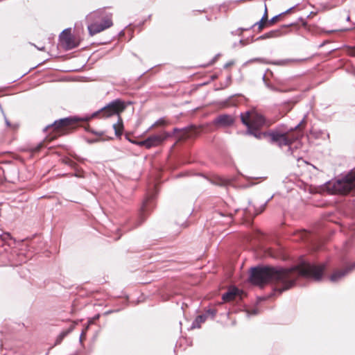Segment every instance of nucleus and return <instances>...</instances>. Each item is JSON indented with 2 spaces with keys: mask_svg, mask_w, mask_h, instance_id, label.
<instances>
[{
  "mask_svg": "<svg viewBox=\"0 0 355 355\" xmlns=\"http://www.w3.org/2000/svg\"><path fill=\"white\" fill-rule=\"evenodd\" d=\"M324 265H315L303 261L291 268H275L264 267L252 269L250 281L254 284L262 286L267 282L275 284V291L282 293L291 288L300 276L319 280L322 277Z\"/></svg>",
  "mask_w": 355,
  "mask_h": 355,
  "instance_id": "obj_1",
  "label": "nucleus"
},
{
  "mask_svg": "<svg viewBox=\"0 0 355 355\" xmlns=\"http://www.w3.org/2000/svg\"><path fill=\"white\" fill-rule=\"evenodd\" d=\"M274 123V121L266 119L256 110L245 111V127L248 128V135L254 136L261 139L270 138L272 143L276 144L279 147L289 146L294 141L299 139L302 134L301 128L304 125V121L302 120L295 129L283 133L278 131L263 132L261 128L269 127Z\"/></svg>",
  "mask_w": 355,
  "mask_h": 355,
  "instance_id": "obj_2",
  "label": "nucleus"
},
{
  "mask_svg": "<svg viewBox=\"0 0 355 355\" xmlns=\"http://www.w3.org/2000/svg\"><path fill=\"white\" fill-rule=\"evenodd\" d=\"M324 187L331 193L347 195L355 189V173H350L336 181L329 182Z\"/></svg>",
  "mask_w": 355,
  "mask_h": 355,
  "instance_id": "obj_3",
  "label": "nucleus"
},
{
  "mask_svg": "<svg viewBox=\"0 0 355 355\" xmlns=\"http://www.w3.org/2000/svg\"><path fill=\"white\" fill-rule=\"evenodd\" d=\"M77 119H64L59 121H56L52 125L53 130L55 132V135L51 137L49 140H52L57 136L66 133L69 130L73 128V124L77 122Z\"/></svg>",
  "mask_w": 355,
  "mask_h": 355,
  "instance_id": "obj_4",
  "label": "nucleus"
},
{
  "mask_svg": "<svg viewBox=\"0 0 355 355\" xmlns=\"http://www.w3.org/2000/svg\"><path fill=\"white\" fill-rule=\"evenodd\" d=\"M125 109V105L120 101H115L105 107L100 112L94 115H101L102 117H109L113 114H119Z\"/></svg>",
  "mask_w": 355,
  "mask_h": 355,
  "instance_id": "obj_5",
  "label": "nucleus"
},
{
  "mask_svg": "<svg viewBox=\"0 0 355 355\" xmlns=\"http://www.w3.org/2000/svg\"><path fill=\"white\" fill-rule=\"evenodd\" d=\"M171 135L168 132H164L161 135H155L151 137H149L146 140L141 141L138 143L140 146H145L147 148H150L153 146H156L162 143L166 138L170 137Z\"/></svg>",
  "mask_w": 355,
  "mask_h": 355,
  "instance_id": "obj_6",
  "label": "nucleus"
},
{
  "mask_svg": "<svg viewBox=\"0 0 355 355\" xmlns=\"http://www.w3.org/2000/svg\"><path fill=\"white\" fill-rule=\"evenodd\" d=\"M112 26V21L110 19L106 18L103 20L102 24H93L88 26V31L90 35H94L96 33H98L105 29L110 28Z\"/></svg>",
  "mask_w": 355,
  "mask_h": 355,
  "instance_id": "obj_7",
  "label": "nucleus"
},
{
  "mask_svg": "<svg viewBox=\"0 0 355 355\" xmlns=\"http://www.w3.org/2000/svg\"><path fill=\"white\" fill-rule=\"evenodd\" d=\"M62 44L67 49H72L77 46V42L71 35L70 29L64 31L60 35Z\"/></svg>",
  "mask_w": 355,
  "mask_h": 355,
  "instance_id": "obj_8",
  "label": "nucleus"
},
{
  "mask_svg": "<svg viewBox=\"0 0 355 355\" xmlns=\"http://www.w3.org/2000/svg\"><path fill=\"white\" fill-rule=\"evenodd\" d=\"M355 268V262L343 270H335L330 276L329 279L332 282H338L343 279L347 273Z\"/></svg>",
  "mask_w": 355,
  "mask_h": 355,
  "instance_id": "obj_9",
  "label": "nucleus"
},
{
  "mask_svg": "<svg viewBox=\"0 0 355 355\" xmlns=\"http://www.w3.org/2000/svg\"><path fill=\"white\" fill-rule=\"evenodd\" d=\"M214 123L219 127L226 128L234 123V119L230 115H220L215 119Z\"/></svg>",
  "mask_w": 355,
  "mask_h": 355,
  "instance_id": "obj_10",
  "label": "nucleus"
},
{
  "mask_svg": "<svg viewBox=\"0 0 355 355\" xmlns=\"http://www.w3.org/2000/svg\"><path fill=\"white\" fill-rule=\"evenodd\" d=\"M236 297L241 299V291L236 287L230 288L226 293L223 295V300L225 302L234 300Z\"/></svg>",
  "mask_w": 355,
  "mask_h": 355,
  "instance_id": "obj_11",
  "label": "nucleus"
},
{
  "mask_svg": "<svg viewBox=\"0 0 355 355\" xmlns=\"http://www.w3.org/2000/svg\"><path fill=\"white\" fill-rule=\"evenodd\" d=\"M261 237V234L257 231H252L248 235L245 234V243L249 242L252 247H257L259 245L260 239Z\"/></svg>",
  "mask_w": 355,
  "mask_h": 355,
  "instance_id": "obj_12",
  "label": "nucleus"
},
{
  "mask_svg": "<svg viewBox=\"0 0 355 355\" xmlns=\"http://www.w3.org/2000/svg\"><path fill=\"white\" fill-rule=\"evenodd\" d=\"M199 128H197L194 126L188 128L181 132L182 135L179 136V139H183L186 138L193 137L196 136L199 132Z\"/></svg>",
  "mask_w": 355,
  "mask_h": 355,
  "instance_id": "obj_13",
  "label": "nucleus"
},
{
  "mask_svg": "<svg viewBox=\"0 0 355 355\" xmlns=\"http://www.w3.org/2000/svg\"><path fill=\"white\" fill-rule=\"evenodd\" d=\"M268 12L266 6H265V12L261 19V20L254 24V26L258 25L259 31H261L268 24Z\"/></svg>",
  "mask_w": 355,
  "mask_h": 355,
  "instance_id": "obj_14",
  "label": "nucleus"
},
{
  "mask_svg": "<svg viewBox=\"0 0 355 355\" xmlns=\"http://www.w3.org/2000/svg\"><path fill=\"white\" fill-rule=\"evenodd\" d=\"M279 35V31H272L265 33L257 38V40H266L268 38L277 37Z\"/></svg>",
  "mask_w": 355,
  "mask_h": 355,
  "instance_id": "obj_15",
  "label": "nucleus"
},
{
  "mask_svg": "<svg viewBox=\"0 0 355 355\" xmlns=\"http://www.w3.org/2000/svg\"><path fill=\"white\" fill-rule=\"evenodd\" d=\"M294 8V7L293 8H289L288 10H286L285 12L278 15H276L275 17H273L270 21H268V24H274L275 23H276L280 17L282 16H284L285 15H287V14H289L292 10Z\"/></svg>",
  "mask_w": 355,
  "mask_h": 355,
  "instance_id": "obj_16",
  "label": "nucleus"
},
{
  "mask_svg": "<svg viewBox=\"0 0 355 355\" xmlns=\"http://www.w3.org/2000/svg\"><path fill=\"white\" fill-rule=\"evenodd\" d=\"M73 329V326H71L69 329L62 331L57 338L55 344H60L62 339L69 334L70 333Z\"/></svg>",
  "mask_w": 355,
  "mask_h": 355,
  "instance_id": "obj_17",
  "label": "nucleus"
},
{
  "mask_svg": "<svg viewBox=\"0 0 355 355\" xmlns=\"http://www.w3.org/2000/svg\"><path fill=\"white\" fill-rule=\"evenodd\" d=\"M114 128L116 135H120L123 129V123L121 118L119 119V123L114 125Z\"/></svg>",
  "mask_w": 355,
  "mask_h": 355,
  "instance_id": "obj_18",
  "label": "nucleus"
},
{
  "mask_svg": "<svg viewBox=\"0 0 355 355\" xmlns=\"http://www.w3.org/2000/svg\"><path fill=\"white\" fill-rule=\"evenodd\" d=\"M205 320V316L204 315H199L196 320H195V322L193 324V325L196 327H200V323H202L204 322Z\"/></svg>",
  "mask_w": 355,
  "mask_h": 355,
  "instance_id": "obj_19",
  "label": "nucleus"
},
{
  "mask_svg": "<svg viewBox=\"0 0 355 355\" xmlns=\"http://www.w3.org/2000/svg\"><path fill=\"white\" fill-rule=\"evenodd\" d=\"M299 236L301 239L306 240L309 238V233L304 230L299 232Z\"/></svg>",
  "mask_w": 355,
  "mask_h": 355,
  "instance_id": "obj_20",
  "label": "nucleus"
},
{
  "mask_svg": "<svg viewBox=\"0 0 355 355\" xmlns=\"http://www.w3.org/2000/svg\"><path fill=\"white\" fill-rule=\"evenodd\" d=\"M347 53L351 55L355 56V46L354 47H347Z\"/></svg>",
  "mask_w": 355,
  "mask_h": 355,
  "instance_id": "obj_21",
  "label": "nucleus"
},
{
  "mask_svg": "<svg viewBox=\"0 0 355 355\" xmlns=\"http://www.w3.org/2000/svg\"><path fill=\"white\" fill-rule=\"evenodd\" d=\"M245 314L248 315H256L257 313V311L256 309H253L250 311L245 308Z\"/></svg>",
  "mask_w": 355,
  "mask_h": 355,
  "instance_id": "obj_22",
  "label": "nucleus"
},
{
  "mask_svg": "<svg viewBox=\"0 0 355 355\" xmlns=\"http://www.w3.org/2000/svg\"><path fill=\"white\" fill-rule=\"evenodd\" d=\"M216 184L220 185H225L226 184H227V180L220 178L218 181L216 182Z\"/></svg>",
  "mask_w": 355,
  "mask_h": 355,
  "instance_id": "obj_23",
  "label": "nucleus"
},
{
  "mask_svg": "<svg viewBox=\"0 0 355 355\" xmlns=\"http://www.w3.org/2000/svg\"><path fill=\"white\" fill-rule=\"evenodd\" d=\"M266 253L270 255V256H272V257H276L277 255L272 251V250L270 249H268L267 251H266Z\"/></svg>",
  "mask_w": 355,
  "mask_h": 355,
  "instance_id": "obj_24",
  "label": "nucleus"
},
{
  "mask_svg": "<svg viewBox=\"0 0 355 355\" xmlns=\"http://www.w3.org/2000/svg\"><path fill=\"white\" fill-rule=\"evenodd\" d=\"M164 124V121H157L154 125H163Z\"/></svg>",
  "mask_w": 355,
  "mask_h": 355,
  "instance_id": "obj_25",
  "label": "nucleus"
},
{
  "mask_svg": "<svg viewBox=\"0 0 355 355\" xmlns=\"http://www.w3.org/2000/svg\"><path fill=\"white\" fill-rule=\"evenodd\" d=\"M286 62H287L286 60H281V61L277 62V64H284L286 63Z\"/></svg>",
  "mask_w": 355,
  "mask_h": 355,
  "instance_id": "obj_26",
  "label": "nucleus"
},
{
  "mask_svg": "<svg viewBox=\"0 0 355 355\" xmlns=\"http://www.w3.org/2000/svg\"><path fill=\"white\" fill-rule=\"evenodd\" d=\"M241 120L242 123H244V115L243 114L241 115Z\"/></svg>",
  "mask_w": 355,
  "mask_h": 355,
  "instance_id": "obj_27",
  "label": "nucleus"
},
{
  "mask_svg": "<svg viewBox=\"0 0 355 355\" xmlns=\"http://www.w3.org/2000/svg\"><path fill=\"white\" fill-rule=\"evenodd\" d=\"M85 336V335H83V334H81V335H80V341H82V340L84 339Z\"/></svg>",
  "mask_w": 355,
  "mask_h": 355,
  "instance_id": "obj_28",
  "label": "nucleus"
},
{
  "mask_svg": "<svg viewBox=\"0 0 355 355\" xmlns=\"http://www.w3.org/2000/svg\"><path fill=\"white\" fill-rule=\"evenodd\" d=\"M87 329H88V326L83 331L82 334H83V335H85L86 331Z\"/></svg>",
  "mask_w": 355,
  "mask_h": 355,
  "instance_id": "obj_29",
  "label": "nucleus"
},
{
  "mask_svg": "<svg viewBox=\"0 0 355 355\" xmlns=\"http://www.w3.org/2000/svg\"><path fill=\"white\" fill-rule=\"evenodd\" d=\"M248 212L249 213V214H251L252 213V209L251 208H249L248 210Z\"/></svg>",
  "mask_w": 355,
  "mask_h": 355,
  "instance_id": "obj_30",
  "label": "nucleus"
},
{
  "mask_svg": "<svg viewBox=\"0 0 355 355\" xmlns=\"http://www.w3.org/2000/svg\"><path fill=\"white\" fill-rule=\"evenodd\" d=\"M41 147H42V144H40V146H38V147L37 148L36 150H37H37H40V148Z\"/></svg>",
  "mask_w": 355,
  "mask_h": 355,
  "instance_id": "obj_31",
  "label": "nucleus"
},
{
  "mask_svg": "<svg viewBox=\"0 0 355 355\" xmlns=\"http://www.w3.org/2000/svg\"><path fill=\"white\" fill-rule=\"evenodd\" d=\"M245 44H247V42H248V40H247V39H245Z\"/></svg>",
  "mask_w": 355,
  "mask_h": 355,
  "instance_id": "obj_32",
  "label": "nucleus"
},
{
  "mask_svg": "<svg viewBox=\"0 0 355 355\" xmlns=\"http://www.w3.org/2000/svg\"><path fill=\"white\" fill-rule=\"evenodd\" d=\"M245 224L247 223V219L246 218H245Z\"/></svg>",
  "mask_w": 355,
  "mask_h": 355,
  "instance_id": "obj_33",
  "label": "nucleus"
},
{
  "mask_svg": "<svg viewBox=\"0 0 355 355\" xmlns=\"http://www.w3.org/2000/svg\"><path fill=\"white\" fill-rule=\"evenodd\" d=\"M245 187L247 186V182H245Z\"/></svg>",
  "mask_w": 355,
  "mask_h": 355,
  "instance_id": "obj_34",
  "label": "nucleus"
}]
</instances>
